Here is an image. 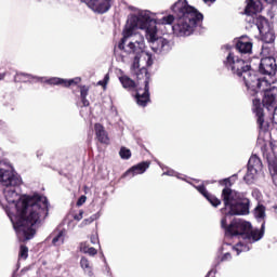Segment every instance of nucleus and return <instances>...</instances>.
I'll use <instances>...</instances> for the list:
<instances>
[{
	"mask_svg": "<svg viewBox=\"0 0 277 277\" xmlns=\"http://www.w3.org/2000/svg\"><path fill=\"white\" fill-rule=\"evenodd\" d=\"M4 197L9 205H15L16 213L11 216L13 228L19 241L25 243L36 237V224L40 223V217L45 220L49 215V199L40 194L32 196L21 195L15 189H4Z\"/></svg>",
	"mask_w": 277,
	"mask_h": 277,
	"instance_id": "nucleus-1",
	"label": "nucleus"
},
{
	"mask_svg": "<svg viewBox=\"0 0 277 277\" xmlns=\"http://www.w3.org/2000/svg\"><path fill=\"white\" fill-rule=\"evenodd\" d=\"M171 10L174 15L163 16L160 23L161 25H173V34L179 37L192 36L196 27H200L205 21V15L198 9L189 5L187 0H177Z\"/></svg>",
	"mask_w": 277,
	"mask_h": 277,
	"instance_id": "nucleus-2",
	"label": "nucleus"
},
{
	"mask_svg": "<svg viewBox=\"0 0 277 277\" xmlns=\"http://www.w3.org/2000/svg\"><path fill=\"white\" fill-rule=\"evenodd\" d=\"M221 198L224 203V209H228L227 215H249L250 214V199L246 197L245 193L233 190L225 187L222 190Z\"/></svg>",
	"mask_w": 277,
	"mask_h": 277,
	"instance_id": "nucleus-3",
	"label": "nucleus"
},
{
	"mask_svg": "<svg viewBox=\"0 0 277 277\" xmlns=\"http://www.w3.org/2000/svg\"><path fill=\"white\" fill-rule=\"evenodd\" d=\"M253 113L255 114L256 123L260 129H267L265 124V107L268 111H272L276 107L277 103V87H272L264 90V95L261 102V98H253Z\"/></svg>",
	"mask_w": 277,
	"mask_h": 277,
	"instance_id": "nucleus-4",
	"label": "nucleus"
},
{
	"mask_svg": "<svg viewBox=\"0 0 277 277\" xmlns=\"http://www.w3.org/2000/svg\"><path fill=\"white\" fill-rule=\"evenodd\" d=\"M132 75L136 77V85H138L136 93L133 95L134 100L140 107H146L150 103V72H148V68L143 67L132 71ZM142 81L144 88L140 87Z\"/></svg>",
	"mask_w": 277,
	"mask_h": 277,
	"instance_id": "nucleus-5",
	"label": "nucleus"
},
{
	"mask_svg": "<svg viewBox=\"0 0 277 277\" xmlns=\"http://www.w3.org/2000/svg\"><path fill=\"white\" fill-rule=\"evenodd\" d=\"M221 226L224 228L226 237H242L243 239H246L248 230L252 228L250 222L239 219H234L228 225L226 216L221 220Z\"/></svg>",
	"mask_w": 277,
	"mask_h": 277,
	"instance_id": "nucleus-6",
	"label": "nucleus"
},
{
	"mask_svg": "<svg viewBox=\"0 0 277 277\" xmlns=\"http://www.w3.org/2000/svg\"><path fill=\"white\" fill-rule=\"evenodd\" d=\"M0 184L2 187H21L23 177L14 171V168L5 162H0Z\"/></svg>",
	"mask_w": 277,
	"mask_h": 277,
	"instance_id": "nucleus-7",
	"label": "nucleus"
},
{
	"mask_svg": "<svg viewBox=\"0 0 277 277\" xmlns=\"http://www.w3.org/2000/svg\"><path fill=\"white\" fill-rule=\"evenodd\" d=\"M226 68H230L233 75H237V77H241L247 70H250L251 66L248 62L241 58H235V54L229 52L226 61H224Z\"/></svg>",
	"mask_w": 277,
	"mask_h": 277,
	"instance_id": "nucleus-8",
	"label": "nucleus"
},
{
	"mask_svg": "<svg viewBox=\"0 0 277 277\" xmlns=\"http://www.w3.org/2000/svg\"><path fill=\"white\" fill-rule=\"evenodd\" d=\"M127 55H134V60L131 66V72L140 70V58L142 53H144V42L135 41L127 44L126 49L122 50Z\"/></svg>",
	"mask_w": 277,
	"mask_h": 277,
	"instance_id": "nucleus-9",
	"label": "nucleus"
},
{
	"mask_svg": "<svg viewBox=\"0 0 277 277\" xmlns=\"http://www.w3.org/2000/svg\"><path fill=\"white\" fill-rule=\"evenodd\" d=\"M241 77L250 96H256L259 89L263 85V80L258 77L256 71L252 70L251 67Z\"/></svg>",
	"mask_w": 277,
	"mask_h": 277,
	"instance_id": "nucleus-10",
	"label": "nucleus"
},
{
	"mask_svg": "<svg viewBox=\"0 0 277 277\" xmlns=\"http://www.w3.org/2000/svg\"><path fill=\"white\" fill-rule=\"evenodd\" d=\"M132 23H135L138 29H145L147 36L150 35V31H157V22L150 17V13L141 12L138 15L131 17Z\"/></svg>",
	"mask_w": 277,
	"mask_h": 277,
	"instance_id": "nucleus-11",
	"label": "nucleus"
},
{
	"mask_svg": "<svg viewBox=\"0 0 277 277\" xmlns=\"http://www.w3.org/2000/svg\"><path fill=\"white\" fill-rule=\"evenodd\" d=\"M149 42L151 43V48L154 51L163 53L170 51V41L163 37H157V29L151 30L149 35H147Z\"/></svg>",
	"mask_w": 277,
	"mask_h": 277,
	"instance_id": "nucleus-12",
	"label": "nucleus"
},
{
	"mask_svg": "<svg viewBox=\"0 0 277 277\" xmlns=\"http://www.w3.org/2000/svg\"><path fill=\"white\" fill-rule=\"evenodd\" d=\"M276 56H267L261 58L259 63V72L260 75H268V77H274L277 72V63Z\"/></svg>",
	"mask_w": 277,
	"mask_h": 277,
	"instance_id": "nucleus-13",
	"label": "nucleus"
},
{
	"mask_svg": "<svg viewBox=\"0 0 277 277\" xmlns=\"http://www.w3.org/2000/svg\"><path fill=\"white\" fill-rule=\"evenodd\" d=\"M88 4L94 12L98 14H105L111 9V0H87Z\"/></svg>",
	"mask_w": 277,
	"mask_h": 277,
	"instance_id": "nucleus-14",
	"label": "nucleus"
},
{
	"mask_svg": "<svg viewBox=\"0 0 277 277\" xmlns=\"http://www.w3.org/2000/svg\"><path fill=\"white\" fill-rule=\"evenodd\" d=\"M148 168H150V161L140 162L136 166H133L132 168L127 170L122 174L121 179H127V176H130V179H133V176H135L137 174H144V172H146V170H148Z\"/></svg>",
	"mask_w": 277,
	"mask_h": 277,
	"instance_id": "nucleus-15",
	"label": "nucleus"
},
{
	"mask_svg": "<svg viewBox=\"0 0 277 277\" xmlns=\"http://www.w3.org/2000/svg\"><path fill=\"white\" fill-rule=\"evenodd\" d=\"M45 83L49 85H63V88H70V85H79V83H81V78L76 77L69 80L64 78H50Z\"/></svg>",
	"mask_w": 277,
	"mask_h": 277,
	"instance_id": "nucleus-16",
	"label": "nucleus"
},
{
	"mask_svg": "<svg viewBox=\"0 0 277 277\" xmlns=\"http://www.w3.org/2000/svg\"><path fill=\"white\" fill-rule=\"evenodd\" d=\"M195 189H197V192H199V194H201V196H203V198H206V200H208V202H210V205H212V207H220V205H222V200H220L219 198L215 197V195H212L211 193H209V190H207V186H205V184L195 186Z\"/></svg>",
	"mask_w": 277,
	"mask_h": 277,
	"instance_id": "nucleus-17",
	"label": "nucleus"
},
{
	"mask_svg": "<svg viewBox=\"0 0 277 277\" xmlns=\"http://www.w3.org/2000/svg\"><path fill=\"white\" fill-rule=\"evenodd\" d=\"M135 29H138V28H137L136 24L133 23V19L131 17L129 25L123 30V38L120 40V42L118 44L119 51H124V49H127V47H124V44L127 42V38H131V36H133V31H135Z\"/></svg>",
	"mask_w": 277,
	"mask_h": 277,
	"instance_id": "nucleus-18",
	"label": "nucleus"
},
{
	"mask_svg": "<svg viewBox=\"0 0 277 277\" xmlns=\"http://www.w3.org/2000/svg\"><path fill=\"white\" fill-rule=\"evenodd\" d=\"M236 50L245 55L252 53V41L250 38H248V36L240 37L236 42Z\"/></svg>",
	"mask_w": 277,
	"mask_h": 277,
	"instance_id": "nucleus-19",
	"label": "nucleus"
},
{
	"mask_svg": "<svg viewBox=\"0 0 277 277\" xmlns=\"http://www.w3.org/2000/svg\"><path fill=\"white\" fill-rule=\"evenodd\" d=\"M119 81L124 90H127L128 92H135V94H137V88L140 87L137 85V82H135V80L131 79L127 75H123L119 77Z\"/></svg>",
	"mask_w": 277,
	"mask_h": 277,
	"instance_id": "nucleus-20",
	"label": "nucleus"
},
{
	"mask_svg": "<svg viewBox=\"0 0 277 277\" xmlns=\"http://www.w3.org/2000/svg\"><path fill=\"white\" fill-rule=\"evenodd\" d=\"M95 135L100 144H109V134L105 130V127L101 123L94 124Z\"/></svg>",
	"mask_w": 277,
	"mask_h": 277,
	"instance_id": "nucleus-21",
	"label": "nucleus"
},
{
	"mask_svg": "<svg viewBox=\"0 0 277 277\" xmlns=\"http://www.w3.org/2000/svg\"><path fill=\"white\" fill-rule=\"evenodd\" d=\"M248 168L251 172H261L263 170V162L256 155H252L248 161Z\"/></svg>",
	"mask_w": 277,
	"mask_h": 277,
	"instance_id": "nucleus-22",
	"label": "nucleus"
},
{
	"mask_svg": "<svg viewBox=\"0 0 277 277\" xmlns=\"http://www.w3.org/2000/svg\"><path fill=\"white\" fill-rule=\"evenodd\" d=\"M263 235H265V225H262L261 230H252V228H250V230L247 232L245 239H252L253 241H259L263 239Z\"/></svg>",
	"mask_w": 277,
	"mask_h": 277,
	"instance_id": "nucleus-23",
	"label": "nucleus"
},
{
	"mask_svg": "<svg viewBox=\"0 0 277 277\" xmlns=\"http://www.w3.org/2000/svg\"><path fill=\"white\" fill-rule=\"evenodd\" d=\"M80 88V100L81 107H90V101L88 100V94H90V87L88 85H79Z\"/></svg>",
	"mask_w": 277,
	"mask_h": 277,
	"instance_id": "nucleus-24",
	"label": "nucleus"
},
{
	"mask_svg": "<svg viewBox=\"0 0 277 277\" xmlns=\"http://www.w3.org/2000/svg\"><path fill=\"white\" fill-rule=\"evenodd\" d=\"M246 8H245V14L247 16H253V14H256L259 12V6H256V2L254 0H246Z\"/></svg>",
	"mask_w": 277,
	"mask_h": 277,
	"instance_id": "nucleus-25",
	"label": "nucleus"
},
{
	"mask_svg": "<svg viewBox=\"0 0 277 277\" xmlns=\"http://www.w3.org/2000/svg\"><path fill=\"white\" fill-rule=\"evenodd\" d=\"M80 267L83 269L84 274H88L90 277L94 276V271L92 266L90 265V260L88 258L82 256L80 260Z\"/></svg>",
	"mask_w": 277,
	"mask_h": 277,
	"instance_id": "nucleus-26",
	"label": "nucleus"
},
{
	"mask_svg": "<svg viewBox=\"0 0 277 277\" xmlns=\"http://www.w3.org/2000/svg\"><path fill=\"white\" fill-rule=\"evenodd\" d=\"M263 42L265 44H272V49H274V42H276V35L272 31H267L262 36Z\"/></svg>",
	"mask_w": 277,
	"mask_h": 277,
	"instance_id": "nucleus-27",
	"label": "nucleus"
},
{
	"mask_svg": "<svg viewBox=\"0 0 277 277\" xmlns=\"http://www.w3.org/2000/svg\"><path fill=\"white\" fill-rule=\"evenodd\" d=\"M256 174H259V171H252L248 168L247 173L243 176V181L247 183V185H252V183H254Z\"/></svg>",
	"mask_w": 277,
	"mask_h": 277,
	"instance_id": "nucleus-28",
	"label": "nucleus"
},
{
	"mask_svg": "<svg viewBox=\"0 0 277 277\" xmlns=\"http://www.w3.org/2000/svg\"><path fill=\"white\" fill-rule=\"evenodd\" d=\"M29 79H31V76L28 74H24V72L16 74L14 77V81L16 83H27V81H29Z\"/></svg>",
	"mask_w": 277,
	"mask_h": 277,
	"instance_id": "nucleus-29",
	"label": "nucleus"
},
{
	"mask_svg": "<svg viewBox=\"0 0 277 277\" xmlns=\"http://www.w3.org/2000/svg\"><path fill=\"white\" fill-rule=\"evenodd\" d=\"M64 232H58L57 235L52 239V246H63L64 243Z\"/></svg>",
	"mask_w": 277,
	"mask_h": 277,
	"instance_id": "nucleus-30",
	"label": "nucleus"
},
{
	"mask_svg": "<svg viewBox=\"0 0 277 277\" xmlns=\"http://www.w3.org/2000/svg\"><path fill=\"white\" fill-rule=\"evenodd\" d=\"M254 215H255V217H258L259 220H263V219L265 217V206L259 205V206L254 209Z\"/></svg>",
	"mask_w": 277,
	"mask_h": 277,
	"instance_id": "nucleus-31",
	"label": "nucleus"
},
{
	"mask_svg": "<svg viewBox=\"0 0 277 277\" xmlns=\"http://www.w3.org/2000/svg\"><path fill=\"white\" fill-rule=\"evenodd\" d=\"M268 169H269V172L273 176L274 185H276V187H277V164L269 162Z\"/></svg>",
	"mask_w": 277,
	"mask_h": 277,
	"instance_id": "nucleus-32",
	"label": "nucleus"
},
{
	"mask_svg": "<svg viewBox=\"0 0 277 277\" xmlns=\"http://www.w3.org/2000/svg\"><path fill=\"white\" fill-rule=\"evenodd\" d=\"M18 256L25 261L29 256V248L25 245H21Z\"/></svg>",
	"mask_w": 277,
	"mask_h": 277,
	"instance_id": "nucleus-33",
	"label": "nucleus"
},
{
	"mask_svg": "<svg viewBox=\"0 0 277 277\" xmlns=\"http://www.w3.org/2000/svg\"><path fill=\"white\" fill-rule=\"evenodd\" d=\"M119 157L122 159H129L131 157V149L127 147H121L119 150Z\"/></svg>",
	"mask_w": 277,
	"mask_h": 277,
	"instance_id": "nucleus-34",
	"label": "nucleus"
},
{
	"mask_svg": "<svg viewBox=\"0 0 277 277\" xmlns=\"http://www.w3.org/2000/svg\"><path fill=\"white\" fill-rule=\"evenodd\" d=\"M100 215L98 213L91 215L89 219H84L82 221L83 226H88L89 224H92V222H95V220H98Z\"/></svg>",
	"mask_w": 277,
	"mask_h": 277,
	"instance_id": "nucleus-35",
	"label": "nucleus"
},
{
	"mask_svg": "<svg viewBox=\"0 0 277 277\" xmlns=\"http://www.w3.org/2000/svg\"><path fill=\"white\" fill-rule=\"evenodd\" d=\"M88 200V197L85 195H82L79 197V199L76 202V206L83 207L85 205V201Z\"/></svg>",
	"mask_w": 277,
	"mask_h": 277,
	"instance_id": "nucleus-36",
	"label": "nucleus"
},
{
	"mask_svg": "<svg viewBox=\"0 0 277 277\" xmlns=\"http://www.w3.org/2000/svg\"><path fill=\"white\" fill-rule=\"evenodd\" d=\"M220 185H224L225 187L230 189V187L233 186V183H230V177L220 181Z\"/></svg>",
	"mask_w": 277,
	"mask_h": 277,
	"instance_id": "nucleus-37",
	"label": "nucleus"
},
{
	"mask_svg": "<svg viewBox=\"0 0 277 277\" xmlns=\"http://www.w3.org/2000/svg\"><path fill=\"white\" fill-rule=\"evenodd\" d=\"M88 250H90V246L88 242H81L80 243V252H83V254L88 253Z\"/></svg>",
	"mask_w": 277,
	"mask_h": 277,
	"instance_id": "nucleus-38",
	"label": "nucleus"
},
{
	"mask_svg": "<svg viewBox=\"0 0 277 277\" xmlns=\"http://www.w3.org/2000/svg\"><path fill=\"white\" fill-rule=\"evenodd\" d=\"M274 113H273V127L274 129L277 130V106L273 108Z\"/></svg>",
	"mask_w": 277,
	"mask_h": 277,
	"instance_id": "nucleus-39",
	"label": "nucleus"
},
{
	"mask_svg": "<svg viewBox=\"0 0 277 277\" xmlns=\"http://www.w3.org/2000/svg\"><path fill=\"white\" fill-rule=\"evenodd\" d=\"M87 254H89V256H96L98 254V250H96L93 247H90L87 251Z\"/></svg>",
	"mask_w": 277,
	"mask_h": 277,
	"instance_id": "nucleus-40",
	"label": "nucleus"
},
{
	"mask_svg": "<svg viewBox=\"0 0 277 277\" xmlns=\"http://www.w3.org/2000/svg\"><path fill=\"white\" fill-rule=\"evenodd\" d=\"M74 220H76V222H81V220H83V210H80L78 214H75Z\"/></svg>",
	"mask_w": 277,
	"mask_h": 277,
	"instance_id": "nucleus-41",
	"label": "nucleus"
},
{
	"mask_svg": "<svg viewBox=\"0 0 277 277\" xmlns=\"http://www.w3.org/2000/svg\"><path fill=\"white\" fill-rule=\"evenodd\" d=\"M233 256L230 253H225L223 256L220 258V263H224V261L230 260Z\"/></svg>",
	"mask_w": 277,
	"mask_h": 277,
	"instance_id": "nucleus-42",
	"label": "nucleus"
},
{
	"mask_svg": "<svg viewBox=\"0 0 277 277\" xmlns=\"http://www.w3.org/2000/svg\"><path fill=\"white\" fill-rule=\"evenodd\" d=\"M147 66L148 67L153 66V56H148V58H147Z\"/></svg>",
	"mask_w": 277,
	"mask_h": 277,
	"instance_id": "nucleus-43",
	"label": "nucleus"
},
{
	"mask_svg": "<svg viewBox=\"0 0 277 277\" xmlns=\"http://www.w3.org/2000/svg\"><path fill=\"white\" fill-rule=\"evenodd\" d=\"M109 83V74H106V76L104 77V84Z\"/></svg>",
	"mask_w": 277,
	"mask_h": 277,
	"instance_id": "nucleus-44",
	"label": "nucleus"
},
{
	"mask_svg": "<svg viewBox=\"0 0 277 277\" xmlns=\"http://www.w3.org/2000/svg\"><path fill=\"white\" fill-rule=\"evenodd\" d=\"M97 85H102V88H106L107 84H105V80H100L97 82Z\"/></svg>",
	"mask_w": 277,
	"mask_h": 277,
	"instance_id": "nucleus-45",
	"label": "nucleus"
},
{
	"mask_svg": "<svg viewBox=\"0 0 277 277\" xmlns=\"http://www.w3.org/2000/svg\"><path fill=\"white\" fill-rule=\"evenodd\" d=\"M5 79V72L0 74V81H3Z\"/></svg>",
	"mask_w": 277,
	"mask_h": 277,
	"instance_id": "nucleus-46",
	"label": "nucleus"
},
{
	"mask_svg": "<svg viewBox=\"0 0 277 277\" xmlns=\"http://www.w3.org/2000/svg\"><path fill=\"white\" fill-rule=\"evenodd\" d=\"M91 243H96V237L94 236L91 237Z\"/></svg>",
	"mask_w": 277,
	"mask_h": 277,
	"instance_id": "nucleus-47",
	"label": "nucleus"
},
{
	"mask_svg": "<svg viewBox=\"0 0 277 277\" xmlns=\"http://www.w3.org/2000/svg\"><path fill=\"white\" fill-rule=\"evenodd\" d=\"M205 3H213L215 0H203Z\"/></svg>",
	"mask_w": 277,
	"mask_h": 277,
	"instance_id": "nucleus-48",
	"label": "nucleus"
},
{
	"mask_svg": "<svg viewBox=\"0 0 277 277\" xmlns=\"http://www.w3.org/2000/svg\"><path fill=\"white\" fill-rule=\"evenodd\" d=\"M267 3H277V0H266Z\"/></svg>",
	"mask_w": 277,
	"mask_h": 277,
	"instance_id": "nucleus-49",
	"label": "nucleus"
},
{
	"mask_svg": "<svg viewBox=\"0 0 277 277\" xmlns=\"http://www.w3.org/2000/svg\"><path fill=\"white\" fill-rule=\"evenodd\" d=\"M217 265H220V260L217 261V264H215V267H217Z\"/></svg>",
	"mask_w": 277,
	"mask_h": 277,
	"instance_id": "nucleus-50",
	"label": "nucleus"
},
{
	"mask_svg": "<svg viewBox=\"0 0 277 277\" xmlns=\"http://www.w3.org/2000/svg\"><path fill=\"white\" fill-rule=\"evenodd\" d=\"M217 265H220V260L217 261V264H215V267H217Z\"/></svg>",
	"mask_w": 277,
	"mask_h": 277,
	"instance_id": "nucleus-51",
	"label": "nucleus"
},
{
	"mask_svg": "<svg viewBox=\"0 0 277 277\" xmlns=\"http://www.w3.org/2000/svg\"><path fill=\"white\" fill-rule=\"evenodd\" d=\"M84 189H88V186H84Z\"/></svg>",
	"mask_w": 277,
	"mask_h": 277,
	"instance_id": "nucleus-52",
	"label": "nucleus"
}]
</instances>
